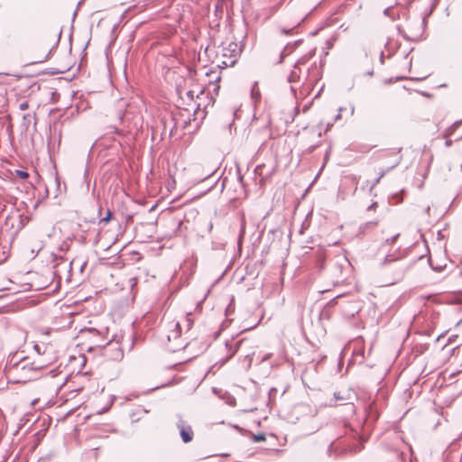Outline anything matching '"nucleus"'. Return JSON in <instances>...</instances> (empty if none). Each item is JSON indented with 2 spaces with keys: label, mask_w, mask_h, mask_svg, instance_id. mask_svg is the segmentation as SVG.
Listing matches in <instances>:
<instances>
[{
  "label": "nucleus",
  "mask_w": 462,
  "mask_h": 462,
  "mask_svg": "<svg viewBox=\"0 0 462 462\" xmlns=\"http://www.w3.org/2000/svg\"><path fill=\"white\" fill-rule=\"evenodd\" d=\"M332 125H333V122H328L326 125V129H325L324 133H327Z\"/></svg>",
  "instance_id": "27"
},
{
  "label": "nucleus",
  "mask_w": 462,
  "mask_h": 462,
  "mask_svg": "<svg viewBox=\"0 0 462 462\" xmlns=\"http://www.w3.org/2000/svg\"><path fill=\"white\" fill-rule=\"evenodd\" d=\"M380 61L382 64L383 63V51L381 52V55H380Z\"/></svg>",
  "instance_id": "31"
},
{
  "label": "nucleus",
  "mask_w": 462,
  "mask_h": 462,
  "mask_svg": "<svg viewBox=\"0 0 462 462\" xmlns=\"http://www.w3.org/2000/svg\"><path fill=\"white\" fill-rule=\"evenodd\" d=\"M235 429H236L239 432H244V431L247 432L246 430H245L244 429H242L241 427H239L237 425L235 426Z\"/></svg>",
  "instance_id": "30"
},
{
  "label": "nucleus",
  "mask_w": 462,
  "mask_h": 462,
  "mask_svg": "<svg viewBox=\"0 0 462 462\" xmlns=\"http://www.w3.org/2000/svg\"><path fill=\"white\" fill-rule=\"evenodd\" d=\"M14 105H17V102H15ZM18 106L21 110H25L28 107V104L25 101L21 102L20 104H18Z\"/></svg>",
  "instance_id": "21"
},
{
  "label": "nucleus",
  "mask_w": 462,
  "mask_h": 462,
  "mask_svg": "<svg viewBox=\"0 0 462 462\" xmlns=\"http://www.w3.org/2000/svg\"><path fill=\"white\" fill-rule=\"evenodd\" d=\"M209 291H209V290H208V292H207V294L205 295V297L203 298V300H200V301L197 304V307H196V309H197V310L201 308L202 302H203V300H206V298H207L208 294L209 293Z\"/></svg>",
  "instance_id": "25"
},
{
  "label": "nucleus",
  "mask_w": 462,
  "mask_h": 462,
  "mask_svg": "<svg viewBox=\"0 0 462 462\" xmlns=\"http://www.w3.org/2000/svg\"><path fill=\"white\" fill-rule=\"evenodd\" d=\"M457 303H462V300H461V299H460V300H457Z\"/></svg>",
  "instance_id": "47"
},
{
  "label": "nucleus",
  "mask_w": 462,
  "mask_h": 462,
  "mask_svg": "<svg viewBox=\"0 0 462 462\" xmlns=\"http://www.w3.org/2000/svg\"><path fill=\"white\" fill-rule=\"evenodd\" d=\"M396 261H397V258H395L393 254H388L385 256L383 263L388 264V263H391L396 262Z\"/></svg>",
  "instance_id": "15"
},
{
  "label": "nucleus",
  "mask_w": 462,
  "mask_h": 462,
  "mask_svg": "<svg viewBox=\"0 0 462 462\" xmlns=\"http://www.w3.org/2000/svg\"><path fill=\"white\" fill-rule=\"evenodd\" d=\"M301 42V40H298L296 42H294L293 43H288L283 51L281 52V57H280V60L279 62L282 63L283 59L288 56L290 53H291L293 51V50L299 46V44Z\"/></svg>",
  "instance_id": "8"
},
{
  "label": "nucleus",
  "mask_w": 462,
  "mask_h": 462,
  "mask_svg": "<svg viewBox=\"0 0 462 462\" xmlns=\"http://www.w3.org/2000/svg\"><path fill=\"white\" fill-rule=\"evenodd\" d=\"M430 206H428V207L425 208V212L428 214V213L430 212Z\"/></svg>",
  "instance_id": "36"
},
{
  "label": "nucleus",
  "mask_w": 462,
  "mask_h": 462,
  "mask_svg": "<svg viewBox=\"0 0 462 462\" xmlns=\"http://www.w3.org/2000/svg\"><path fill=\"white\" fill-rule=\"evenodd\" d=\"M112 218V212L107 210L106 217L100 219V223H107Z\"/></svg>",
  "instance_id": "16"
},
{
  "label": "nucleus",
  "mask_w": 462,
  "mask_h": 462,
  "mask_svg": "<svg viewBox=\"0 0 462 462\" xmlns=\"http://www.w3.org/2000/svg\"><path fill=\"white\" fill-rule=\"evenodd\" d=\"M339 112L342 113V112H346V113H350V114H353L354 113V106L352 105H348L346 107H340L339 108Z\"/></svg>",
  "instance_id": "14"
},
{
  "label": "nucleus",
  "mask_w": 462,
  "mask_h": 462,
  "mask_svg": "<svg viewBox=\"0 0 462 462\" xmlns=\"http://www.w3.org/2000/svg\"><path fill=\"white\" fill-rule=\"evenodd\" d=\"M106 356L114 361H121L124 357V351L120 346H117V343L116 344H108L107 347L106 348Z\"/></svg>",
  "instance_id": "4"
},
{
  "label": "nucleus",
  "mask_w": 462,
  "mask_h": 462,
  "mask_svg": "<svg viewBox=\"0 0 462 462\" xmlns=\"http://www.w3.org/2000/svg\"><path fill=\"white\" fill-rule=\"evenodd\" d=\"M402 36L404 39L409 40V38L406 35L402 34Z\"/></svg>",
  "instance_id": "46"
},
{
  "label": "nucleus",
  "mask_w": 462,
  "mask_h": 462,
  "mask_svg": "<svg viewBox=\"0 0 462 462\" xmlns=\"http://www.w3.org/2000/svg\"><path fill=\"white\" fill-rule=\"evenodd\" d=\"M175 328L171 332L170 335H168V340L171 341L172 338L176 339L180 337V325L179 322H177L174 325Z\"/></svg>",
  "instance_id": "11"
},
{
  "label": "nucleus",
  "mask_w": 462,
  "mask_h": 462,
  "mask_svg": "<svg viewBox=\"0 0 462 462\" xmlns=\"http://www.w3.org/2000/svg\"><path fill=\"white\" fill-rule=\"evenodd\" d=\"M205 117H162L165 127L171 128V135L192 134L198 131Z\"/></svg>",
  "instance_id": "1"
},
{
  "label": "nucleus",
  "mask_w": 462,
  "mask_h": 462,
  "mask_svg": "<svg viewBox=\"0 0 462 462\" xmlns=\"http://www.w3.org/2000/svg\"><path fill=\"white\" fill-rule=\"evenodd\" d=\"M432 268H433V270H437V271H440L442 269V267H439V266H437V268H435V267H432Z\"/></svg>",
  "instance_id": "37"
},
{
  "label": "nucleus",
  "mask_w": 462,
  "mask_h": 462,
  "mask_svg": "<svg viewBox=\"0 0 462 462\" xmlns=\"http://www.w3.org/2000/svg\"><path fill=\"white\" fill-rule=\"evenodd\" d=\"M175 425L176 428L179 430L181 440L184 443L191 442L194 437V432L191 426L189 424L187 420H184L182 415H177V420Z\"/></svg>",
  "instance_id": "3"
},
{
  "label": "nucleus",
  "mask_w": 462,
  "mask_h": 462,
  "mask_svg": "<svg viewBox=\"0 0 462 462\" xmlns=\"http://www.w3.org/2000/svg\"><path fill=\"white\" fill-rule=\"evenodd\" d=\"M190 316H191V313H188L186 316V322H187L188 329H189L192 325V319H190Z\"/></svg>",
  "instance_id": "19"
},
{
  "label": "nucleus",
  "mask_w": 462,
  "mask_h": 462,
  "mask_svg": "<svg viewBox=\"0 0 462 462\" xmlns=\"http://www.w3.org/2000/svg\"><path fill=\"white\" fill-rule=\"evenodd\" d=\"M350 395V391H347L346 394L342 393L341 392H336L334 393V398L336 401H350L352 399Z\"/></svg>",
  "instance_id": "10"
},
{
  "label": "nucleus",
  "mask_w": 462,
  "mask_h": 462,
  "mask_svg": "<svg viewBox=\"0 0 462 462\" xmlns=\"http://www.w3.org/2000/svg\"><path fill=\"white\" fill-rule=\"evenodd\" d=\"M461 171H462V163H461Z\"/></svg>",
  "instance_id": "50"
},
{
  "label": "nucleus",
  "mask_w": 462,
  "mask_h": 462,
  "mask_svg": "<svg viewBox=\"0 0 462 462\" xmlns=\"http://www.w3.org/2000/svg\"><path fill=\"white\" fill-rule=\"evenodd\" d=\"M398 236H399V235H395L393 237L387 239L386 242L388 244H393L396 241V239L398 238Z\"/></svg>",
  "instance_id": "24"
},
{
  "label": "nucleus",
  "mask_w": 462,
  "mask_h": 462,
  "mask_svg": "<svg viewBox=\"0 0 462 462\" xmlns=\"http://www.w3.org/2000/svg\"><path fill=\"white\" fill-rule=\"evenodd\" d=\"M127 113H129V114H134V112H133V111H131V110H128V111H127Z\"/></svg>",
  "instance_id": "49"
},
{
  "label": "nucleus",
  "mask_w": 462,
  "mask_h": 462,
  "mask_svg": "<svg viewBox=\"0 0 462 462\" xmlns=\"http://www.w3.org/2000/svg\"><path fill=\"white\" fill-rule=\"evenodd\" d=\"M313 55H314V51H310L308 54L302 56L300 59L298 60V61L294 65V69L289 75L288 79L290 82H296L297 80L300 79V74L297 71L299 66L306 63Z\"/></svg>",
  "instance_id": "5"
},
{
  "label": "nucleus",
  "mask_w": 462,
  "mask_h": 462,
  "mask_svg": "<svg viewBox=\"0 0 462 462\" xmlns=\"http://www.w3.org/2000/svg\"><path fill=\"white\" fill-rule=\"evenodd\" d=\"M373 74H374V70L373 69H371V70L366 72V75H368V76H373Z\"/></svg>",
  "instance_id": "33"
},
{
  "label": "nucleus",
  "mask_w": 462,
  "mask_h": 462,
  "mask_svg": "<svg viewBox=\"0 0 462 462\" xmlns=\"http://www.w3.org/2000/svg\"><path fill=\"white\" fill-rule=\"evenodd\" d=\"M318 135L320 137L322 135V132L319 129Z\"/></svg>",
  "instance_id": "39"
},
{
  "label": "nucleus",
  "mask_w": 462,
  "mask_h": 462,
  "mask_svg": "<svg viewBox=\"0 0 462 462\" xmlns=\"http://www.w3.org/2000/svg\"><path fill=\"white\" fill-rule=\"evenodd\" d=\"M306 109H307V106H304L303 109H302V112L306 113V111H307Z\"/></svg>",
  "instance_id": "40"
},
{
  "label": "nucleus",
  "mask_w": 462,
  "mask_h": 462,
  "mask_svg": "<svg viewBox=\"0 0 462 462\" xmlns=\"http://www.w3.org/2000/svg\"><path fill=\"white\" fill-rule=\"evenodd\" d=\"M462 125V119L461 120H457L456 121L455 123H453L450 126H448L443 133V137L444 138H448L449 136H451L455 131L460 127Z\"/></svg>",
  "instance_id": "9"
},
{
  "label": "nucleus",
  "mask_w": 462,
  "mask_h": 462,
  "mask_svg": "<svg viewBox=\"0 0 462 462\" xmlns=\"http://www.w3.org/2000/svg\"><path fill=\"white\" fill-rule=\"evenodd\" d=\"M11 365L13 372L19 374L21 379L24 381H31L34 379L36 369L32 364L28 361V359H22L20 362H16Z\"/></svg>",
  "instance_id": "2"
},
{
  "label": "nucleus",
  "mask_w": 462,
  "mask_h": 462,
  "mask_svg": "<svg viewBox=\"0 0 462 462\" xmlns=\"http://www.w3.org/2000/svg\"><path fill=\"white\" fill-rule=\"evenodd\" d=\"M245 342V339H241L239 340L238 342H236L234 346L226 341V347L227 348V350L230 352L228 356L226 358V360L224 362H226L228 361L230 358H232L236 353L237 352V350L239 349V347L243 345V343Z\"/></svg>",
  "instance_id": "7"
},
{
  "label": "nucleus",
  "mask_w": 462,
  "mask_h": 462,
  "mask_svg": "<svg viewBox=\"0 0 462 462\" xmlns=\"http://www.w3.org/2000/svg\"><path fill=\"white\" fill-rule=\"evenodd\" d=\"M213 173H214V171H213V170L209 171H208V172H207V174H206V175L201 179V180H205V179H207V178L210 177Z\"/></svg>",
  "instance_id": "28"
},
{
  "label": "nucleus",
  "mask_w": 462,
  "mask_h": 462,
  "mask_svg": "<svg viewBox=\"0 0 462 462\" xmlns=\"http://www.w3.org/2000/svg\"><path fill=\"white\" fill-rule=\"evenodd\" d=\"M16 175L19 176L22 179H26L29 177V173L25 171L17 170Z\"/></svg>",
  "instance_id": "17"
},
{
  "label": "nucleus",
  "mask_w": 462,
  "mask_h": 462,
  "mask_svg": "<svg viewBox=\"0 0 462 462\" xmlns=\"http://www.w3.org/2000/svg\"><path fill=\"white\" fill-rule=\"evenodd\" d=\"M293 118L294 117H291V120L290 121V123H291L293 121ZM285 124H289V121H285Z\"/></svg>",
  "instance_id": "41"
},
{
  "label": "nucleus",
  "mask_w": 462,
  "mask_h": 462,
  "mask_svg": "<svg viewBox=\"0 0 462 462\" xmlns=\"http://www.w3.org/2000/svg\"><path fill=\"white\" fill-rule=\"evenodd\" d=\"M389 11H390V8H386V9L384 10V14L388 15V14H389Z\"/></svg>",
  "instance_id": "35"
},
{
  "label": "nucleus",
  "mask_w": 462,
  "mask_h": 462,
  "mask_svg": "<svg viewBox=\"0 0 462 462\" xmlns=\"http://www.w3.org/2000/svg\"><path fill=\"white\" fill-rule=\"evenodd\" d=\"M377 224H378L377 221H370V222L365 224V226L366 227H374V226H377Z\"/></svg>",
  "instance_id": "23"
},
{
  "label": "nucleus",
  "mask_w": 462,
  "mask_h": 462,
  "mask_svg": "<svg viewBox=\"0 0 462 462\" xmlns=\"http://www.w3.org/2000/svg\"><path fill=\"white\" fill-rule=\"evenodd\" d=\"M243 234H244V229L241 230V233H240V237L243 236Z\"/></svg>",
  "instance_id": "43"
},
{
  "label": "nucleus",
  "mask_w": 462,
  "mask_h": 462,
  "mask_svg": "<svg viewBox=\"0 0 462 462\" xmlns=\"http://www.w3.org/2000/svg\"><path fill=\"white\" fill-rule=\"evenodd\" d=\"M360 449H361L360 448H355L354 452H357V451H359Z\"/></svg>",
  "instance_id": "44"
},
{
  "label": "nucleus",
  "mask_w": 462,
  "mask_h": 462,
  "mask_svg": "<svg viewBox=\"0 0 462 462\" xmlns=\"http://www.w3.org/2000/svg\"><path fill=\"white\" fill-rule=\"evenodd\" d=\"M250 435H251L254 442H263V441H265V439H266V437L263 433L254 434V433L250 432Z\"/></svg>",
  "instance_id": "12"
},
{
  "label": "nucleus",
  "mask_w": 462,
  "mask_h": 462,
  "mask_svg": "<svg viewBox=\"0 0 462 462\" xmlns=\"http://www.w3.org/2000/svg\"><path fill=\"white\" fill-rule=\"evenodd\" d=\"M376 207H377V202H374V203H372V204L367 208V210H369V211H371V210H374Z\"/></svg>",
  "instance_id": "26"
},
{
  "label": "nucleus",
  "mask_w": 462,
  "mask_h": 462,
  "mask_svg": "<svg viewBox=\"0 0 462 462\" xmlns=\"http://www.w3.org/2000/svg\"><path fill=\"white\" fill-rule=\"evenodd\" d=\"M63 261H64V258H63V257H61V256L58 257V256H56V255H55V256H54V260H53V262H55L54 267H56L57 265H59V264H60L61 262H63Z\"/></svg>",
  "instance_id": "20"
},
{
  "label": "nucleus",
  "mask_w": 462,
  "mask_h": 462,
  "mask_svg": "<svg viewBox=\"0 0 462 462\" xmlns=\"http://www.w3.org/2000/svg\"><path fill=\"white\" fill-rule=\"evenodd\" d=\"M383 174H384V171H383L381 173V175L373 181V183L371 184L370 189H373L379 183L380 179L383 176Z\"/></svg>",
  "instance_id": "18"
},
{
  "label": "nucleus",
  "mask_w": 462,
  "mask_h": 462,
  "mask_svg": "<svg viewBox=\"0 0 462 462\" xmlns=\"http://www.w3.org/2000/svg\"><path fill=\"white\" fill-rule=\"evenodd\" d=\"M188 95L192 97V92L191 91H189L188 92Z\"/></svg>",
  "instance_id": "45"
},
{
  "label": "nucleus",
  "mask_w": 462,
  "mask_h": 462,
  "mask_svg": "<svg viewBox=\"0 0 462 462\" xmlns=\"http://www.w3.org/2000/svg\"><path fill=\"white\" fill-rule=\"evenodd\" d=\"M346 405H349V408L353 411L354 409V405H353V402H347L346 403Z\"/></svg>",
  "instance_id": "32"
},
{
  "label": "nucleus",
  "mask_w": 462,
  "mask_h": 462,
  "mask_svg": "<svg viewBox=\"0 0 462 462\" xmlns=\"http://www.w3.org/2000/svg\"><path fill=\"white\" fill-rule=\"evenodd\" d=\"M251 98L254 104V116L258 112L257 102L261 99V93L257 82H254L251 88Z\"/></svg>",
  "instance_id": "6"
},
{
  "label": "nucleus",
  "mask_w": 462,
  "mask_h": 462,
  "mask_svg": "<svg viewBox=\"0 0 462 462\" xmlns=\"http://www.w3.org/2000/svg\"><path fill=\"white\" fill-rule=\"evenodd\" d=\"M446 139H447V140H446L445 145H446L447 147L451 146V145H452V143H453V141H452V140H450V139H448V138H446Z\"/></svg>",
  "instance_id": "29"
},
{
  "label": "nucleus",
  "mask_w": 462,
  "mask_h": 462,
  "mask_svg": "<svg viewBox=\"0 0 462 462\" xmlns=\"http://www.w3.org/2000/svg\"><path fill=\"white\" fill-rule=\"evenodd\" d=\"M399 162H397L394 165H393L390 169H393V168H395V166L398 164Z\"/></svg>",
  "instance_id": "42"
},
{
  "label": "nucleus",
  "mask_w": 462,
  "mask_h": 462,
  "mask_svg": "<svg viewBox=\"0 0 462 462\" xmlns=\"http://www.w3.org/2000/svg\"><path fill=\"white\" fill-rule=\"evenodd\" d=\"M276 392H277V389H276V388H274V387H272V388L270 389L269 393H268V394H269V400H270V401L272 400L273 395L274 393H276Z\"/></svg>",
  "instance_id": "22"
},
{
  "label": "nucleus",
  "mask_w": 462,
  "mask_h": 462,
  "mask_svg": "<svg viewBox=\"0 0 462 462\" xmlns=\"http://www.w3.org/2000/svg\"><path fill=\"white\" fill-rule=\"evenodd\" d=\"M332 448H333V444L331 443V444L329 445V447H328V453H331Z\"/></svg>",
  "instance_id": "34"
},
{
  "label": "nucleus",
  "mask_w": 462,
  "mask_h": 462,
  "mask_svg": "<svg viewBox=\"0 0 462 462\" xmlns=\"http://www.w3.org/2000/svg\"><path fill=\"white\" fill-rule=\"evenodd\" d=\"M268 358V356L263 358V361H265Z\"/></svg>",
  "instance_id": "48"
},
{
  "label": "nucleus",
  "mask_w": 462,
  "mask_h": 462,
  "mask_svg": "<svg viewBox=\"0 0 462 462\" xmlns=\"http://www.w3.org/2000/svg\"><path fill=\"white\" fill-rule=\"evenodd\" d=\"M283 33L287 34L289 32V31L285 30V29H282V31Z\"/></svg>",
  "instance_id": "38"
},
{
  "label": "nucleus",
  "mask_w": 462,
  "mask_h": 462,
  "mask_svg": "<svg viewBox=\"0 0 462 462\" xmlns=\"http://www.w3.org/2000/svg\"><path fill=\"white\" fill-rule=\"evenodd\" d=\"M411 266V263H399V269L401 270L402 273H403L406 270H408Z\"/></svg>",
  "instance_id": "13"
}]
</instances>
